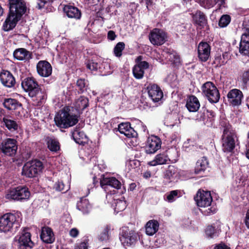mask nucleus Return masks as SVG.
<instances>
[{
	"label": "nucleus",
	"instance_id": "obj_1",
	"mask_svg": "<svg viewBox=\"0 0 249 249\" xmlns=\"http://www.w3.org/2000/svg\"><path fill=\"white\" fill-rule=\"evenodd\" d=\"M8 1L9 12L2 26L3 30L6 32L16 27L26 11V3L23 0H8Z\"/></svg>",
	"mask_w": 249,
	"mask_h": 249
},
{
	"label": "nucleus",
	"instance_id": "obj_2",
	"mask_svg": "<svg viewBox=\"0 0 249 249\" xmlns=\"http://www.w3.org/2000/svg\"><path fill=\"white\" fill-rule=\"evenodd\" d=\"M223 129L222 143L223 150L225 152H231L234 148L237 136L234 130L228 123L222 122L221 123Z\"/></svg>",
	"mask_w": 249,
	"mask_h": 249
},
{
	"label": "nucleus",
	"instance_id": "obj_3",
	"mask_svg": "<svg viewBox=\"0 0 249 249\" xmlns=\"http://www.w3.org/2000/svg\"><path fill=\"white\" fill-rule=\"evenodd\" d=\"M55 124L59 127L67 128L74 125L78 122L75 115H71L64 108L60 110L54 118Z\"/></svg>",
	"mask_w": 249,
	"mask_h": 249
},
{
	"label": "nucleus",
	"instance_id": "obj_4",
	"mask_svg": "<svg viewBox=\"0 0 249 249\" xmlns=\"http://www.w3.org/2000/svg\"><path fill=\"white\" fill-rule=\"evenodd\" d=\"M203 95L211 103H216L220 98L219 91L215 85L211 82H207L202 86Z\"/></svg>",
	"mask_w": 249,
	"mask_h": 249
},
{
	"label": "nucleus",
	"instance_id": "obj_5",
	"mask_svg": "<svg viewBox=\"0 0 249 249\" xmlns=\"http://www.w3.org/2000/svg\"><path fill=\"white\" fill-rule=\"evenodd\" d=\"M42 163L38 160H33L26 162L22 168V175L28 178H33L41 171Z\"/></svg>",
	"mask_w": 249,
	"mask_h": 249
},
{
	"label": "nucleus",
	"instance_id": "obj_6",
	"mask_svg": "<svg viewBox=\"0 0 249 249\" xmlns=\"http://www.w3.org/2000/svg\"><path fill=\"white\" fill-rule=\"evenodd\" d=\"M30 192L24 186H18L9 190L6 196L7 199L17 201L26 200L29 198Z\"/></svg>",
	"mask_w": 249,
	"mask_h": 249
},
{
	"label": "nucleus",
	"instance_id": "obj_7",
	"mask_svg": "<svg viewBox=\"0 0 249 249\" xmlns=\"http://www.w3.org/2000/svg\"><path fill=\"white\" fill-rule=\"evenodd\" d=\"M0 150L5 156H14L18 150V142L15 139L7 138L0 143Z\"/></svg>",
	"mask_w": 249,
	"mask_h": 249
},
{
	"label": "nucleus",
	"instance_id": "obj_8",
	"mask_svg": "<svg viewBox=\"0 0 249 249\" xmlns=\"http://www.w3.org/2000/svg\"><path fill=\"white\" fill-rule=\"evenodd\" d=\"M15 225H18L15 214L7 213L0 217V231H9ZM17 227L18 226H16V227Z\"/></svg>",
	"mask_w": 249,
	"mask_h": 249
},
{
	"label": "nucleus",
	"instance_id": "obj_9",
	"mask_svg": "<svg viewBox=\"0 0 249 249\" xmlns=\"http://www.w3.org/2000/svg\"><path fill=\"white\" fill-rule=\"evenodd\" d=\"M167 35L161 29L155 28L153 29L149 35V39L150 42L155 46H160L166 41Z\"/></svg>",
	"mask_w": 249,
	"mask_h": 249
},
{
	"label": "nucleus",
	"instance_id": "obj_10",
	"mask_svg": "<svg viewBox=\"0 0 249 249\" xmlns=\"http://www.w3.org/2000/svg\"><path fill=\"white\" fill-rule=\"evenodd\" d=\"M195 199L198 207H207L210 206L213 199L211 193L208 191H198Z\"/></svg>",
	"mask_w": 249,
	"mask_h": 249
},
{
	"label": "nucleus",
	"instance_id": "obj_11",
	"mask_svg": "<svg viewBox=\"0 0 249 249\" xmlns=\"http://www.w3.org/2000/svg\"><path fill=\"white\" fill-rule=\"evenodd\" d=\"M21 86L24 90L28 92L30 96H33L39 88L37 81L32 77L25 78L22 82Z\"/></svg>",
	"mask_w": 249,
	"mask_h": 249
},
{
	"label": "nucleus",
	"instance_id": "obj_12",
	"mask_svg": "<svg viewBox=\"0 0 249 249\" xmlns=\"http://www.w3.org/2000/svg\"><path fill=\"white\" fill-rule=\"evenodd\" d=\"M161 147V141L157 136H152L149 138L145 146V152L151 154L155 153Z\"/></svg>",
	"mask_w": 249,
	"mask_h": 249
},
{
	"label": "nucleus",
	"instance_id": "obj_13",
	"mask_svg": "<svg viewBox=\"0 0 249 249\" xmlns=\"http://www.w3.org/2000/svg\"><path fill=\"white\" fill-rule=\"evenodd\" d=\"M142 57L139 56L137 60L140 62L133 69V74L136 79H142L144 74V70L149 67V64L145 61H142Z\"/></svg>",
	"mask_w": 249,
	"mask_h": 249
},
{
	"label": "nucleus",
	"instance_id": "obj_14",
	"mask_svg": "<svg viewBox=\"0 0 249 249\" xmlns=\"http://www.w3.org/2000/svg\"><path fill=\"white\" fill-rule=\"evenodd\" d=\"M147 90L149 97L154 102H158L163 98V92L158 85H150L147 87Z\"/></svg>",
	"mask_w": 249,
	"mask_h": 249
},
{
	"label": "nucleus",
	"instance_id": "obj_15",
	"mask_svg": "<svg viewBox=\"0 0 249 249\" xmlns=\"http://www.w3.org/2000/svg\"><path fill=\"white\" fill-rule=\"evenodd\" d=\"M36 69L38 74L42 77H48L52 72V67L46 61H39L37 64Z\"/></svg>",
	"mask_w": 249,
	"mask_h": 249
},
{
	"label": "nucleus",
	"instance_id": "obj_16",
	"mask_svg": "<svg viewBox=\"0 0 249 249\" xmlns=\"http://www.w3.org/2000/svg\"><path fill=\"white\" fill-rule=\"evenodd\" d=\"M137 235L133 231H123L120 240L124 245H131L136 241Z\"/></svg>",
	"mask_w": 249,
	"mask_h": 249
},
{
	"label": "nucleus",
	"instance_id": "obj_17",
	"mask_svg": "<svg viewBox=\"0 0 249 249\" xmlns=\"http://www.w3.org/2000/svg\"><path fill=\"white\" fill-rule=\"evenodd\" d=\"M243 97L242 91L236 89L231 90L227 95L229 101L233 106H238L241 104Z\"/></svg>",
	"mask_w": 249,
	"mask_h": 249
},
{
	"label": "nucleus",
	"instance_id": "obj_18",
	"mask_svg": "<svg viewBox=\"0 0 249 249\" xmlns=\"http://www.w3.org/2000/svg\"><path fill=\"white\" fill-rule=\"evenodd\" d=\"M211 47L210 45L205 42H201L198 46V56L199 59L205 62L210 55Z\"/></svg>",
	"mask_w": 249,
	"mask_h": 249
},
{
	"label": "nucleus",
	"instance_id": "obj_19",
	"mask_svg": "<svg viewBox=\"0 0 249 249\" xmlns=\"http://www.w3.org/2000/svg\"><path fill=\"white\" fill-rule=\"evenodd\" d=\"M20 249H31L34 243L31 240V234L25 231L18 239Z\"/></svg>",
	"mask_w": 249,
	"mask_h": 249
},
{
	"label": "nucleus",
	"instance_id": "obj_20",
	"mask_svg": "<svg viewBox=\"0 0 249 249\" xmlns=\"http://www.w3.org/2000/svg\"><path fill=\"white\" fill-rule=\"evenodd\" d=\"M119 131L128 138L134 137L137 135L136 132L132 128L129 123H122L118 125Z\"/></svg>",
	"mask_w": 249,
	"mask_h": 249
},
{
	"label": "nucleus",
	"instance_id": "obj_21",
	"mask_svg": "<svg viewBox=\"0 0 249 249\" xmlns=\"http://www.w3.org/2000/svg\"><path fill=\"white\" fill-rule=\"evenodd\" d=\"M0 80L5 87L11 88L15 84V80L13 75L8 71H3L0 74Z\"/></svg>",
	"mask_w": 249,
	"mask_h": 249
},
{
	"label": "nucleus",
	"instance_id": "obj_22",
	"mask_svg": "<svg viewBox=\"0 0 249 249\" xmlns=\"http://www.w3.org/2000/svg\"><path fill=\"white\" fill-rule=\"evenodd\" d=\"M243 34L240 43L239 51L244 55L249 53V31Z\"/></svg>",
	"mask_w": 249,
	"mask_h": 249
},
{
	"label": "nucleus",
	"instance_id": "obj_23",
	"mask_svg": "<svg viewBox=\"0 0 249 249\" xmlns=\"http://www.w3.org/2000/svg\"><path fill=\"white\" fill-rule=\"evenodd\" d=\"M13 55L18 60L28 61L32 58V53L24 48L16 49L14 52Z\"/></svg>",
	"mask_w": 249,
	"mask_h": 249
},
{
	"label": "nucleus",
	"instance_id": "obj_24",
	"mask_svg": "<svg viewBox=\"0 0 249 249\" xmlns=\"http://www.w3.org/2000/svg\"><path fill=\"white\" fill-rule=\"evenodd\" d=\"M40 238L46 243H52L54 241L53 233L52 229L48 227H43L42 228Z\"/></svg>",
	"mask_w": 249,
	"mask_h": 249
},
{
	"label": "nucleus",
	"instance_id": "obj_25",
	"mask_svg": "<svg viewBox=\"0 0 249 249\" xmlns=\"http://www.w3.org/2000/svg\"><path fill=\"white\" fill-rule=\"evenodd\" d=\"M100 184L105 189L107 186H110L117 189H120L121 187V182L114 177L104 178L101 180Z\"/></svg>",
	"mask_w": 249,
	"mask_h": 249
},
{
	"label": "nucleus",
	"instance_id": "obj_26",
	"mask_svg": "<svg viewBox=\"0 0 249 249\" xmlns=\"http://www.w3.org/2000/svg\"><path fill=\"white\" fill-rule=\"evenodd\" d=\"M64 13L69 18L79 19L81 18V12L79 9L73 6L65 5L63 8Z\"/></svg>",
	"mask_w": 249,
	"mask_h": 249
},
{
	"label": "nucleus",
	"instance_id": "obj_27",
	"mask_svg": "<svg viewBox=\"0 0 249 249\" xmlns=\"http://www.w3.org/2000/svg\"><path fill=\"white\" fill-rule=\"evenodd\" d=\"M186 107L189 111L196 112L200 107V103L195 96L191 95L187 101Z\"/></svg>",
	"mask_w": 249,
	"mask_h": 249
},
{
	"label": "nucleus",
	"instance_id": "obj_28",
	"mask_svg": "<svg viewBox=\"0 0 249 249\" xmlns=\"http://www.w3.org/2000/svg\"><path fill=\"white\" fill-rule=\"evenodd\" d=\"M159 227V223L156 220H151L148 221L145 225L146 233L150 236L156 233Z\"/></svg>",
	"mask_w": 249,
	"mask_h": 249
},
{
	"label": "nucleus",
	"instance_id": "obj_29",
	"mask_svg": "<svg viewBox=\"0 0 249 249\" xmlns=\"http://www.w3.org/2000/svg\"><path fill=\"white\" fill-rule=\"evenodd\" d=\"M193 18L195 24L200 28L204 27L207 23L205 15L200 11H197L193 15Z\"/></svg>",
	"mask_w": 249,
	"mask_h": 249
},
{
	"label": "nucleus",
	"instance_id": "obj_30",
	"mask_svg": "<svg viewBox=\"0 0 249 249\" xmlns=\"http://www.w3.org/2000/svg\"><path fill=\"white\" fill-rule=\"evenodd\" d=\"M208 165L209 162L207 159L205 157L201 158L196 162L195 169V173L198 174L204 171L208 168Z\"/></svg>",
	"mask_w": 249,
	"mask_h": 249
},
{
	"label": "nucleus",
	"instance_id": "obj_31",
	"mask_svg": "<svg viewBox=\"0 0 249 249\" xmlns=\"http://www.w3.org/2000/svg\"><path fill=\"white\" fill-rule=\"evenodd\" d=\"M3 104L5 107L10 110L18 109L21 106V104L17 100L11 98L5 99Z\"/></svg>",
	"mask_w": 249,
	"mask_h": 249
},
{
	"label": "nucleus",
	"instance_id": "obj_32",
	"mask_svg": "<svg viewBox=\"0 0 249 249\" xmlns=\"http://www.w3.org/2000/svg\"><path fill=\"white\" fill-rule=\"evenodd\" d=\"M169 160L167 156L163 154L157 155L154 160L148 162V165L150 166H156L157 165H161L167 163Z\"/></svg>",
	"mask_w": 249,
	"mask_h": 249
},
{
	"label": "nucleus",
	"instance_id": "obj_33",
	"mask_svg": "<svg viewBox=\"0 0 249 249\" xmlns=\"http://www.w3.org/2000/svg\"><path fill=\"white\" fill-rule=\"evenodd\" d=\"M89 106V100L87 98L81 96L78 98L74 104L75 109L78 111H82Z\"/></svg>",
	"mask_w": 249,
	"mask_h": 249
},
{
	"label": "nucleus",
	"instance_id": "obj_34",
	"mask_svg": "<svg viewBox=\"0 0 249 249\" xmlns=\"http://www.w3.org/2000/svg\"><path fill=\"white\" fill-rule=\"evenodd\" d=\"M3 122L6 127L11 132L17 131L19 128V125L16 121L8 118H3Z\"/></svg>",
	"mask_w": 249,
	"mask_h": 249
},
{
	"label": "nucleus",
	"instance_id": "obj_35",
	"mask_svg": "<svg viewBox=\"0 0 249 249\" xmlns=\"http://www.w3.org/2000/svg\"><path fill=\"white\" fill-rule=\"evenodd\" d=\"M124 197H122L120 199L114 200L113 206L114 207V211L116 213L123 211L126 207V201L124 200Z\"/></svg>",
	"mask_w": 249,
	"mask_h": 249
},
{
	"label": "nucleus",
	"instance_id": "obj_36",
	"mask_svg": "<svg viewBox=\"0 0 249 249\" xmlns=\"http://www.w3.org/2000/svg\"><path fill=\"white\" fill-rule=\"evenodd\" d=\"M72 137L74 141L78 143H83V140L86 138V136L83 131H80L78 129H75L72 133Z\"/></svg>",
	"mask_w": 249,
	"mask_h": 249
},
{
	"label": "nucleus",
	"instance_id": "obj_37",
	"mask_svg": "<svg viewBox=\"0 0 249 249\" xmlns=\"http://www.w3.org/2000/svg\"><path fill=\"white\" fill-rule=\"evenodd\" d=\"M31 97H36V100L37 101L38 105H40L42 104L47 98V95L45 92L42 91L39 88L35 92V94L33 96Z\"/></svg>",
	"mask_w": 249,
	"mask_h": 249
},
{
	"label": "nucleus",
	"instance_id": "obj_38",
	"mask_svg": "<svg viewBox=\"0 0 249 249\" xmlns=\"http://www.w3.org/2000/svg\"><path fill=\"white\" fill-rule=\"evenodd\" d=\"M47 145L48 148L53 152H56L60 149L59 142L53 138L48 139Z\"/></svg>",
	"mask_w": 249,
	"mask_h": 249
},
{
	"label": "nucleus",
	"instance_id": "obj_39",
	"mask_svg": "<svg viewBox=\"0 0 249 249\" xmlns=\"http://www.w3.org/2000/svg\"><path fill=\"white\" fill-rule=\"evenodd\" d=\"M53 188L57 191L65 193L69 190L70 186L69 185H65L62 181H58L54 184Z\"/></svg>",
	"mask_w": 249,
	"mask_h": 249
},
{
	"label": "nucleus",
	"instance_id": "obj_40",
	"mask_svg": "<svg viewBox=\"0 0 249 249\" xmlns=\"http://www.w3.org/2000/svg\"><path fill=\"white\" fill-rule=\"evenodd\" d=\"M77 207L84 213H87L88 212L90 206L89 201L86 199H84L78 202Z\"/></svg>",
	"mask_w": 249,
	"mask_h": 249
},
{
	"label": "nucleus",
	"instance_id": "obj_41",
	"mask_svg": "<svg viewBox=\"0 0 249 249\" xmlns=\"http://www.w3.org/2000/svg\"><path fill=\"white\" fill-rule=\"evenodd\" d=\"M110 228L108 226L104 228L99 236V239L101 241L107 242L110 239Z\"/></svg>",
	"mask_w": 249,
	"mask_h": 249
},
{
	"label": "nucleus",
	"instance_id": "obj_42",
	"mask_svg": "<svg viewBox=\"0 0 249 249\" xmlns=\"http://www.w3.org/2000/svg\"><path fill=\"white\" fill-rule=\"evenodd\" d=\"M125 44L123 42L118 43L114 48V53L117 57H120L123 50L124 49Z\"/></svg>",
	"mask_w": 249,
	"mask_h": 249
},
{
	"label": "nucleus",
	"instance_id": "obj_43",
	"mask_svg": "<svg viewBox=\"0 0 249 249\" xmlns=\"http://www.w3.org/2000/svg\"><path fill=\"white\" fill-rule=\"evenodd\" d=\"M230 21L231 17L230 16L228 15H223L219 21V25L221 27H225L229 24Z\"/></svg>",
	"mask_w": 249,
	"mask_h": 249
},
{
	"label": "nucleus",
	"instance_id": "obj_44",
	"mask_svg": "<svg viewBox=\"0 0 249 249\" xmlns=\"http://www.w3.org/2000/svg\"><path fill=\"white\" fill-rule=\"evenodd\" d=\"M176 171V169L174 167H169L168 169L165 172L164 175L165 178L171 181L174 178Z\"/></svg>",
	"mask_w": 249,
	"mask_h": 249
},
{
	"label": "nucleus",
	"instance_id": "obj_45",
	"mask_svg": "<svg viewBox=\"0 0 249 249\" xmlns=\"http://www.w3.org/2000/svg\"><path fill=\"white\" fill-rule=\"evenodd\" d=\"M200 4L205 8L210 9L215 5V0H203L200 2Z\"/></svg>",
	"mask_w": 249,
	"mask_h": 249
},
{
	"label": "nucleus",
	"instance_id": "obj_46",
	"mask_svg": "<svg viewBox=\"0 0 249 249\" xmlns=\"http://www.w3.org/2000/svg\"><path fill=\"white\" fill-rule=\"evenodd\" d=\"M178 190H173L166 194V200L169 202H173L178 196Z\"/></svg>",
	"mask_w": 249,
	"mask_h": 249
},
{
	"label": "nucleus",
	"instance_id": "obj_47",
	"mask_svg": "<svg viewBox=\"0 0 249 249\" xmlns=\"http://www.w3.org/2000/svg\"><path fill=\"white\" fill-rule=\"evenodd\" d=\"M209 116V110L206 109H202L197 115V120L199 121H205L206 117Z\"/></svg>",
	"mask_w": 249,
	"mask_h": 249
},
{
	"label": "nucleus",
	"instance_id": "obj_48",
	"mask_svg": "<svg viewBox=\"0 0 249 249\" xmlns=\"http://www.w3.org/2000/svg\"><path fill=\"white\" fill-rule=\"evenodd\" d=\"M205 232L208 236L213 238L215 234V229L212 226H208L206 228Z\"/></svg>",
	"mask_w": 249,
	"mask_h": 249
},
{
	"label": "nucleus",
	"instance_id": "obj_49",
	"mask_svg": "<svg viewBox=\"0 0 249 249\" xmlns=\"http://www.w3.org/2000/svg\"><path fill=\"white\" fill-rule=\"evenodd\" d=\"M87 68L90 71H96L98 68V64L93 61H89L87 64Z\"/></svg>",
	"mask_w": 249,
	"mask_h": 249
},
{
	"label": "nucleus",
	"instance_id": "obj_50",
	"mask_svg": "<svg viewBox=\"0 0 249 249\" xmlns=\"http://www.w3.org/2000/svg\"><path fill=\"white\" fill-rule=\"evenodd\" d=\"M242 80L244 84L249 81V69L245 70L242 73Z\"/></svg>",
	"mask_w": 249,
	"mask_h": 249
},
{
	"label": "nucleus",
	"instance_id": "obj_51",
	"mask_svg": "<svg viewBox=\"0 0 249 249\" xmlns=\"http://www.w3.org/2000/svg\"><path fill=\"white\" fill-rule=\"evenodd\" d=\"M76 85L79 88V89L81 90V92H82L86 85L85 80L81 79H78L77 81Z\"/></svg>",
	"mask_w": 249,
	"mask_h": 249
},
{
	"label": "nucleus",
	"instance_id": "obj_52",
	"mask_svg": "<svg viewBox=\"0 0 249 249\" xmlns=\"http://www.w3.org/2000/svg\"><path fill=\"white\" fill-rule=\"evenodd\" d=\"M88 242L86 241L77 244L75 246V249H88Z\"/></svg>",
	"mask_w": 249,
	"mask_h": 249
},
{
	"label": "nucleus",
	"instance_id": "obj_53",
	"mask_svg": "<svg viewBox=\"0 0 249 249\" xmlns=\"http://www.w3.org/2000/svg\"><path fill=\"white\" fill-rule=\"evenodd\" d=\"M169 59L171 61H173L174 63H177V62H179V58L178 56L176 55L174 53H169Z\"/></svg>",
	"mask_w": 249,
	"mask_h": 249
},
{
	"label": "nucleus",
	"instance_id": "obj_54",
	"mask_svg": "<svg viewBox=\"0 0 249 249\" xmlns=\"http://www.w3.org/2000/svg\"><path fill=\"white\" fill-rule=\"evenodd\" d=\"M53 0H39L40 1L37 3V8L40 9L44 7L46 3Z\"/></svg>",
	"mask_w": 249,
	"mask_h": 249
},
{
	"label": "nucleus",
	"instance_id": "obj_55",
	"mask_svg": "<svg viewBox=\"0 0 249 249\" xmlns=\"http://www.w3.org/2000/svg\"><path fill=\"white\" fill-rule=\"evenodd\" d=\"M116 37V35L113 31H109L107 33V38L110 40H114Z\"/></svg>",
	"mask_w": 249,
	"mask_h": 249
},
{
	"label": "nucleus",
	"instance_id": "obj_56",
	"mask_svg": "<svg viewBox=\"0 0 249 249\" xmlns=\"http://www.w3.org/2000/svg\"><path fill=\"white\" fill-rule=\"evenodd\" d=\"M231 57L230 53L228 52H225L223 53L222 58L224 60L222 62L223 64H224L227 62V61L229 60Z\"/></svg>",
	"mask_w": 249,
	"mask_h": 249
},
{
	"label": "nucleus",
	"instance_id": "obj_57",
	"mask_svg": "<svg viewBox=\"0 0 249 249\" xmlns=\"http://www.w3.org/2000/svg\"><path fill=\"white\" fill-rule=\"evenodd\" d=\"M78 233V231L75 228L72 229L70 231V234L72 237H77Z\"/></svg>",
	"mask_w": 249,
	"mask_h": 249
},
{
	"label": "nucleus",
	"instance_id": "obj_58",
	"mask_svg": "<svg viewBox=\"0 0 249 249\" xmlns=\"http://www.w3.org/2000/svg\"><path fill=\"white\" fill-rule=\"evenodd\" d=\"M214 249H230V248L224 244H220L216 246Z\"/></svg>",
	"mask_w": 249,
	"mask_h": 249
},
{
	"label": "nucleus",
	"instance_id": "obj_59",
	"mask_svg": "<svg viewBox=\"0 0 249 249\" xmlns=\"http://www.w3.org/2000/svg\"><path fill=\"white\" fill-rule=\"evenodd\" d=\"M245 223L247 227L249 229V210L248 211L246 214Z\"/></svg>",
	"mask_w": 249,
	"mask_h": 249
},
{
	"label": "nucleus",
	"instance_id": "obj_60",
	"mask_svg": "<svg viewBox=\"0 0 249 249\" xmlns=\"http://www.w3.org/2000/svg\"><path fill=\"white\" fill-rule=\"evenodd\" d=\"M136 185L135 183H131L130 185L129 189L130 191H133L135 188L136 187Z\"/></svg>",
	"mask_w": 249,
	"mask_h": 249
},
{
	"label": "nucleus",
	"instance_id": "obj_61",
	"mask_svg": "<svg viewBox=\"0 0 249 249\" xmlns=\"http://www.w3.org/2000/svg\"><path fill=\"white\" fill-rule=\"evenodd\" d=\"M218 2H220V5H222L224 3L225 0H215V4H216Z\"/></svg>",
	"mask_w": 249,
	"mask_h": 249
},
{
	"label": "nucleus",
	"instance_id": "obj_62",
	"mask_svg": "<svg viewBox=\"0 0 249 249\" xmlns=\"http://www.w3.org/2000/svg\"><path fill=\"white\" fill-rule=\"evenodd\" d=\"M214 116L213 112L212 111H209V116H207L208 118H212Z\"/></svg>",
	"mask_w": 249,
	"mask_h": 249
},
{
	"label": "nucleus",
	"instance_id": "obj_63",
	"mask_svg": "<svg viewBox=\"0 0 249 249\" xmlns=\"http://www.w3.org/2000/svg\"><path fill=\"white\" fill-rule=\"evenodd\" d=\"M5 246L4 245L0 244V249H5Z\"/></svg>",
	"mask_w": 249,
	"mask_h": 249
},
{
	"label": "nucleus",
	"instance_id": "obj_64",
	"mask_svg": "<svg viewBox=\"0 0 249 249\" xmlns=\"http://www.w3.org/2000/svg\"><path fill=\"white\" fill-rule=\"evenodd\" d=\"M247 157L249 159V148L246 154Z\"/></svg>",
	"mask_w": 249,
	"mask_h": 249
}]
</instances>
